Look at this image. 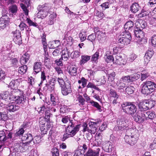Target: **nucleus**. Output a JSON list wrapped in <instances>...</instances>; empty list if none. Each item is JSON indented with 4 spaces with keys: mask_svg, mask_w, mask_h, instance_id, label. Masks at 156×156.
<instances>
[{
    "mask_svg": "<svg viewBox=\"0 0 156 156\" xmlns=\"http://www.w3.org/2000/svg\"><path fill=\"white\" fill-rule=\"evenodd\" d=\"M44 89L46 91L51 92L54 89V84H52L51 85L48 84H45V86L44 87Z\"/></svg>",
    "mask_w": 156,
    "mask_h": 156,
    "instance_id": "c03bdc74",
    "label": "nucleus"
},
{
    "mask_svg": "<svg viewBox=\"0 0 156 156\" xmlns=\"http://www.w3.org/2000/svg\"><path fill=\"white\" fill-rule=\"evenodd\" d=\"M21 139L23 141H27V142L16 144L17 146H19L17 149L18 151L23 152L28 150L29 145L33 140L32 136L30 133L24 134V136L21 138Z\"/></svg>",
    "mask_w": 156,
    "mask_h": 156,
    "instance_id": "7ed1b4c3",
    "label": "nucleus"
},
{
    "mask_svg": "<svg viewBox=\"0 0 156 156\" xmlns=\"http://www.w3.org/2000/svg\"><path fill=\"white\" fill-rule=\"evenodd\" d=\"M71 82L69 81L67 82L66 85L61 87V91L63 95H66L72 92Z\"/></svg>",
    "mask_w": 156,
    "mask_h": 156,
    "instance_id": "f8f14e48",
    "label": "nucleus"
},
{
    "mask_svg": "<svg viewBox=\"0 0 156 156\" xmlns=\"http://www.w3.org/2000/svg\"><path fill=\"white\" fill-rule=\"evenodd\" d=\"M27 69V67L26 65H23V66L20 67L18 70V72L21 74L25 73Z\"/></svg>",
    "mask_w": 156,
    "mask_h": 156,
    "instance_id": "4c0bfd02",
    "label": "nucleus"
},
{
    "mask_svg": "<svg viewBox=\"0 0 156 156\" xmlns=\"http://www.w3.org/2000/svg\"><path fill=\"white\" fill-rule=\"evenodd\" d=\"M103 148L104 150L107 152H111L113 148L112 145V143L108 141L103 146Z\"/></svg>",
    "mask_w": 156,
    "mask_h": 156,
    "instance_id": "412c9836",
    "label": "nucleus"
},
{
    "mask_svg": "<svg viewBox=\"0 0 156 156\" xmlns=\"http://www.w3.org/2000/svg\"><path fill=\"white\" fill-rule=\"evenodd\" d=\"M85 154L84 151L81 149H78L75 151V153L73 156H84Z\"/></svg>",
    "mask_w": 156,
    "mask_h": 156,
    "instance_id": "79ce46f5",
    "label": "nucleus"
},
{
    "mask_svg": "<svg viewBox=\"0 0 156 156\" xmlns=\"http://www.w3.org/2000/svg\"><path fill=\"white\" fill-rule=\"evenodd\" d=\"M100 122V120L99 119L97 121L95 120L94 122H90L89 123V126L87 127V129L89 128V129H94V128L95 129H97V127L98 126L97 125Z\"/></svg>",
    "mask_w": 156,
    "mask_h": 156,
    "instance_id": "c85d7f7f",
    "label": "nucleus"
},
{
    "mask_svg": "<svg viewBox=\"0 0 156 156\" xmlns=\"http://www.w3.org/2000/svg\"><path fill=\"white\" fill-rule=\"evenodd\" d=\"M50 7L48 4L45 3L42 5H39L37 7L38 12L37 16L38 18L43 19L48 15Z\"/></svg>",
    "mask_w": 156,
    "mask_h": 156,
    "instance_id": "39448f33",
    "label": "nucleus"
},
{
    "mask_svg": "<svg viewBox=\"0 0 156 156\" xmlns=\"http://www.w3.org/2000/svg\"><path fill=\"white\" fill-rule=\"evenodd\" d=\"M60 44V42L59 41H53L51 43L49 46L50 48H55L58 47Z\"/></svg>",
    "mask_w": 156,
    "mask_h": 156,
    "instance_id": "c9c22d12",
    "label": "nucleus"
},
{
    "mask_svg": "<svg viewBox=\"0 0 156 156\" xmlns=\"http://www.w3.org/2000/svg\"><path fill=\"white\" fill-rule=\"evenodd\" d=\"M149 102L146 100L139 102L138 104V108L140 110L139 111L145 112L144 111L147 110L149 108H151V107L149 106Z\"/></svg>",
    "mask_w": 156,
    "mask_h": 156,
    "instance_id": "9b49d317",
    "label": "nucleus"
},
{
    "mask_svg": "<svg viewBox=\"0 0 156 156\" xmlns=\"http://www.w3.org/2000/svg\"><path fill=\"white\" fill-rule=\"evenodd\" d=\"M44 62L45 64H48L50 62V59L48 53H44Z\"/></svg>",
    "mask_w": 156,
    "mask_h": 156,
    "instance_id": "13d9d810",
    "label": "nucleus"
},
{
    "mask_svg": "<svg viewBox=\"0 0 156 156\" xmlns=\"http://www.w3.org/2000/svg\"><path fill=\"white\" fill-rule=\"evenodd\" d=\"M9 18L5 14H3L0 18V28L2 29L5 28L8 23Z\"/></svg>",
    "mask_w": 156,
    "mask_h": 156,
    "instance_id": "4468645a",
    "label": "nucleus"
},
{
    "mask_svg": "<svg viewBox=\"0 0 156 156\" xmlns=\"http://www.w3.org/2000/svg\"><path fill=\"white\" fill-rule=\"evenodd\" d=\"M20 30H23L25 29L27 30L28 27L23 22H21L20 24L19 25Z\"/></svg>",
    "mask_w": 156,
    "mask_h": 156,
    "instance_id": "774afa93",
    "label": "nucleus"
},
{
    "mask_svg": "<svg viewBox=\"0 0 156 156\" xmlns=\"http://www.w3.org/2000/svg\"><path fill=\"white\" fill-rule=\"evenodd\" d=\"M126 84L123 83L120 79L118 80L116 83V88H117L119 90L123 91V88L126 87Z\"/></svg>",
    "mask_w": 156,
    "mask_h": 156,
    "instance_id": "4be33fe9",
    "label": "nucleus"
},
{
    "mask_svg": "<svg viewBox=\"0 0 156 156\" xmlns=\"http://www.w3.org/2000/svg\"><path fill=\"white\" fill-rule=\"evenodd\" d=\"M95 141L98 142V144H101L102 142L101 139L102 136L101 134L100 133H97L95 135Z\"/></svg>",
    "mask_w": 156,
    "mask_h": 156,
    "instance_id": "49530a36",
    "label": "nucleus"
},
{
    "mask_svg": "<svg viewBox=\"0 0 156 156\" xmlns=\"http://www.w3.org/2000/svg\"><path fill=\"white\" fill-rule=\"evenodd\" d=\"M62 59H64V60L66 61L69 57L70 53L68 51V49H66L63 50L62 51Z\"/></svg>",
    "mask_w": 156,
    "mask_h": 156,
    "instance_id": "bb28decb",
    "label": "nucleus"
},
{
    "mask_svg": "<svg viewBox=\"0 0 156 156\" xmlns=\"http://www.w3.org/2000/svg\"><path fill=\"white\" fill-rule=\"evenodd\" d=\"M123 112L129 115H133L136 112L137 108L136 106L131 102H126L121 105Z\"/></svg>",
    "mask_w": 156,
    "mask_h": 156,
    "instance_id": "20e7f679",
    "label": "nucleus"
},
{
    "mask_svg": "<svg viewBox=\"0 0 156 156\" xmlns=\"http://www.w3.org/2000/svg\"><path fill=\"white\" fill-rule=\"evenodd\" d=\"M133 23L132 21H128L126 23L124 26V28L125 31L129 32V30L131 31V28L133 27Z\"/></svg>",
    "mask_w": 156,
    "mask_h": 156,
    "instance_id": "b1692460",
    "label": "nucleus"
},
{
    "mask_svg": "<svg viewBox=\"0 0 156 156\" xmlns=\"http://www.w3.org/2000/svg\"><path fill=\"white\" fill-rule=\"evenodd\" d=\"M76 70V67L72 66L69 71V73L72 76H75L77 74Z\"/></svg>",
    "mask_w": 156,
    "mask_h": 156,
    "instance_id": "e433bc0d",
    "label": "nucleus"
},
{
    "mask_svg": "<svg viewBox=\"0 0 156 156\" xmlns=\"http://www.w3.org/2000/svg\"><path fill=\"white\" fill-rule=\"evenodd\" d=\"M126 59H123L119 54H117L114 57V63L118 64L120 66L124 65L126 63Z\"/></svg>",
    "mask_w": 156,
    "mask_h": 156,
    "instance_id": "ddd939ff",
    "label": "nucleus"
},
{
    "mask_svg": "<svg viewBox=\"0 0 156 156\" xmlns=\"http://www.w3.org/2000/svg\"><path fill=\"white\" fill-rule=\"evenodd\" d=\"M18 10V7L16 5H12L9 7V11L10 15H16Z\"/></svg>",
    "mask_w": 156,
    "mask_h": 156,
    "instance_id": "6ab92c4d",
    "label": "nucleus"
},
{
    "mask_svg": "<svg viewBox=\"0 0 156 156\" xmlns=\"http://www.w3.org/2000/svg\"><path fill=\"white\" fill-rule=\"evenodd\" d=\"M110 96L115 98H118L119 97V95L115 91L112 89L110 90Z\"/></svg>",
    "mask_w": 156,
    "mask_h": 156,
    "instance_id": "052dcab7",
    "label": "nucleus"
},
{
    "mask_svg": "<svg viewBox=\"0 0 156 156\" xmlns=\"http://www.w3.org/2000/svg\"><path fill=\"white\" fill-rule=\"evenodd\" d=\"M42 63L41 62H36L34 63L33 70L36 74L39 72L41 69Z\"/></svg>",
    "mask_w": 156,
    "mask_h": 156,
    "instance_id": "a211bd4d",
    "label": "nucleus"
},
{
    "mask_svg": "<svg viewBox=\"0 0 156 156\" xmlns=\"http://www.w3.org/2000/svg\"><path fill=\"white\" fill-rule=\"evenodd\" d=\"M83 126V130L84 132H86L87 131L88 132L93 134H95L96 132L97 128H94L93 129H89V128L87 129V124L86 123H84Z\"/></svg>",
    "mask_w": 156,
    "mask_h": 156,
    "instance_id": "7c9ffc66",
    "label": "nucleus"
},
{
    "mask_svg": "<svg viewBox=\"0 0 156 156\" xmlns=\"http://www.w3.org/2000/svg\"><path fill=\"white\" fill-rule=\"evenodd\" d=\"M80 127V125L78 124L76 121H70L69 125L67 126L66 129V132L68 133L63 135L62 140L64 141L69 137L74 136L79 130Z\"/></svg>",
    "mask_w": 156,
    "mask_h": 156,
    "instance_id": "f257e3e1",
    "label": "nucleus"
},
{
    "mask_svg": "<svg viewBox=\"0 0 156 156\" xmlns=\"http://www.w3.org/2000/svg\"><path fill=\"white\" fill-rule=\"evenodd\" d=\"M2 98L3 100L8 102L12 100V94H9L8 91H5L2 95Z\"/></svg>",
    "mask_w": 156,
    "mask_h": 156,
    "instance_id": "f3484780",
    "label": "nucleus"
},
{
    "mask_svg": "<svg viewBox=\"0 0 156 156\" xmlns=\"http://www.w3.org/2000/svg\"><path fill=\"white\" fill-rule=\"evenodd\" d=\"M99 56V52L97 51L92 55L91 58V61L95 63H97Z\"/></svg>",
    "mask_w": 156,
    "mask_h": 156,
    "instance_id": "37998d69",
    "label": "nucleus"
},
{
    "mask_svg": "<svg viewBox=\"0 0 156 156\" xmlns=\"http://www.w3.org/2000/svg\"><path fill=\"white\" fill-rule=\"evenodd\" d=\"M24 97L23 95H20V96L17 97H14L12 98V100L15 101L16 103L18 104L21 103L24 100Z\"/></svg>",
    "mask_w": 156,
    "mask_h": 156,
    "instance_id": "473e14b6",
    "label": "nucleus"
},
{
    "mask_svg": "<svg viewBox=\"0 0 156 156\" xmlns=\"http://www.w3.org/2000/svg\"><path fill=\"white\" fill-rule=\"evenodd\" d=\"M135 113L133 117V119L138 123H143L145 120H147V118L145 117V115L144 112L139 111L136 112Z\"/></svg>",
    "mask_w": 156,
    "mask_h": 156,
    "instance_id": "6e6552de",
    "label": "nucleus"
},
{
    "mask_svg": "<svg viewBox=\"0 0 156 156\" xmlns=\"http://www.w3.org/2000/svg\"><path fill=\"white\" fill-rule=\"evenodd\" d=\"M145 113V117L147 118H148L149 119H153L156 117L155 114L154 112H144Z\"/></svg>",
    "mask_w": 156,
    "mask_h": 156,
    "instance_id": "2f4dec72",
    "label": "nucleus"
},
{
    "mask_svg": "<svg viewBox=\"0 0 156 156\" xmlns=\"http://www.w3.org/2000/svg\"><path fill=\"white\" fill-rule=\"evenodd\" d=\"M101 7L103 10H105L107 9H108L110 6V4L108 2H105L100 5Z\"/></svg>",
    "mask_w": 156,
    "mask_h": 156,
    "instance_id": "680f3d73",
    "label": "nucleus"
},
{
    "mask_svg": "<svg viewBox=\"0 0 156 156\" xmlns=\"http://www.w3.org/2000/svg\"><path fill=\"white\" fill-rule=\"evenodd\" d=\"M10 79L9 77H6L5 72L1 69H0V80L3 81L5 78Z\"/></svg>",
    "mask_w": 156,
    "mask_h": 156,
    "instance_id": "09e8293b",
    "label": "nucleus"
},
{
    "mask_svg": "<svg viewBox=\"0 0 156 156\" xmlns=\"http://www.w3.org/2000/svg\"><path fill=\"white\" fill-rule=\"evenodd\" d=\"M57 80L61 87L66 85V83H65L63 79L58 77Z\"/></svg>",
    "mask_w": 156,
    "mask_h": 156,
    "instance_id": "0e129e2a",
    "label": "nucleus"
},
{
    "mask_svg": "<svg viewBox=\"0 0 156 156\" xmlns=\"http://www.w3.org/2000/svg\"><path fill=\"white\" fill-rule=\"evenodd\" d=\"M135 89L132 86H128L125 89V92L128 94H131L133 93Z\"/></svg>",
    "mask_w": 156,
    "mask_h": 156,
    "instance_id": "a19ab883",
    "label": "nucleus"
},
{
    "mask_svg": "<svg viewBox=\"0 0 156 156\" xmlns=\"http://www.w3.org/2000/svg\"><path fill=\"white\" fill-rule=\"evenodd\" d=\"M41 81L40 83L39 84V86L41 87L43 83V82L46 80V76L45 75V73L44 71L41 72Z\"/></svg>",
    "mask_w": 156,
    "mask_h": 156,
    "instance_id": "4d7b16f0",
    "label": "nucleus"
},
{
    "mask_svg": "<svg viewBox=\"0 0 156 156\" xmlns=\"http://www.w3.org/2000/svg\"><path fill=\"white\" fill-rule=\"evenodd\" d=\"M51 152L52 156H59V151L58 149L56 147L53 148L51 149Z\"/></svg>",
    "mask_w": 156,
    "mask_h": 156,
    "instance_id": "603ef678",
    "label": "nucleus"
},
{
    "mask_svg": "<svg viewBox=\"0 0 156 156\" xmlns=\"http://www.w3.org/2000/svg\"><path fill=\"white\" fill-rule=\"evenodd\" d=\"M141 92L144 94L147 95L156 90V83L151 80H147L142 84Z\"/></svg>",
    "mask_w": 156,
    "mask_h": 156,
    "instance_id": "f03ea898",
    "label": "nucleus"
},
{
    "mask_svg": "<svg viewBox=\"0 0 156 156\" xmlns=\"http://www.w3.org/2000/svg\"><path fill=\"white\" fill-rule=\"evenodd\" d=\"M26 127H24V126L21 128L19 129L18 131L16 133L15 136H19L20 137H21L22 138L24 136V134L23 135V134L25 131L24 129Z\"/></svg>",
    "mask_w": 156,
    "mask_h": 156,
    "instance_id": "58836bf2",
    "label": "nucleus"
},
{
    "mask_svg": "<svg viewBox=\"0 0 156 156\" xmlns=\"http://www.w3.org/2000/svg\"><path fill=\"white\" fill-rule=\"evenodd\" d=\"M133 130V128H130L126 130L124 138L125 141L131 146L135 144L137 140V138L134 136L133 134L131 132Z\"/></svg>",
    "mask_w": 156,
    "mask_h": 156,
    "instance_id": "423d86ee",
    "label": "nucleus"
},
{
    "mask_svg": "<svg viewBox=\"0 0 156 156\" xmlns=\"http://www.w3.org/2000/svg\"><path fill=\"white\" fill-rule=\"evenodd\" d=\"M135 36L138 38H141L142 39L144 36L143 31L138 27H136L134 30Z\"/></svg>",
    "mask_w": 156,
    "mask_h": 156,
    "instance_id": "dca6fc26",
    "label": "nucleus"
},
{
    "mask_svg": "<svg viewBox=\"0 0 156 156\" xmlns=\"http://www.w3.org/2000/svg\"><path fill=\"white\" fill-rule=\"evenodd\" d=\"M128 121L123 119H119L117 121V126L119 130H123L128 128Z\"/></svg>",
    "mask_w": 156,
    "mask_h": 156,
    "instance_id": "1a4fd4ad",
    "label": "nucleus"
},
{
    "mask_svg": "<svg viewBox=\"0 0 156 156\" xmlns=\"http://www.w3.org/2000/svg\"><path fill=\"white\" fill-rule=\"evenodd\" d=\"M140 9L139 5L137 3H133L132 4L130 7V11L133 13L137 12Z\"/></svg>",
    "mask_w": 156,
    "mask_h": 156,
    "instance_id": "aec40b11",
    "label": "nucleus"
},
{
    "mask_svg": "<svg viewBox=\"0 0 156 156\" xmlns=\"http://www.w3.org/2000/svg\"><path fill=\"white\" fill-rule=\"evenodd\" d=\"M151 42L152 46H156V35H154L152 37Z\"/></svg>",
    "mask_w": 156,
    "mask_h": 156,
    "instance_id": "338daca9",
    "label": "nucleus"
},
{
    "mask_svg": "<svg viewBox=\"0 0 156 156\" xmlns=\"http://www.w3.org/2000/svg\"><path fill=\"white\" fill-rule=\"evenodd\" d=\"M78 100L79 103V105L80 106H82L84 104L85 100L82 96L79 95L78 98Z\"/></svg>",
    "mask_w": 156,
    "mask_h": 156,
    "instance_id": "864d4df0",
    "label": "nucleus"
},
{
    "mask_svg": "<svg viewBox=\"0 0 156 156\" xmlns=\"http://www.w3.org/2000/svg\"><path fill=\"white\" fill-rule=\"evenodd\" d=\"M130 76H123L120 79L126 84L127 83L130 82Z\"/></svg>",
    "mask_w": 156,
    "mask_h": 156,
    "instance_id": "6e6d98bb",
    "label": "nucleus"
},
{
    "mask_svg": "<svg viewBox=\"0 0 156 156\" xmlns=\"http://www.w3.org/2000/svg\"><path fill=\"white\" fill-rule=\"evenodd\" d=\"M98 151H95L92 149L89 150L86 153L87 156H98L99 153L98 151L100 150V149L98 148L97 149Z\"/></svg>",
    "mask_w": 156,
    "mask_h": 156,
    "instance_id": "cd10ccee",
    "label": "nucleus"
},
{
    "mask_svg": "<svg viewBox=\"0 0 156 156\" xmlns=\"http://www.w3.org/2000/svg\"><path fill=\"white\" fill-rule=\"evenodd\" d=\"M5 130L0 131V141H6Z\"/></svg>",
    "mask_w": 156,
    "mask_h": 156,
    "instance_id": "3c124183",
    "label": "nucleus"
},
{
    "mask_svg": "<svg viewBox=\"0 0 156 156\" xmlns=\"http://www.w3.org/2000/svg\"><path fill=\"white\" fill-rule=\"evenodd\" d=\"M41 137L40 136H36L33 139V142L35 144H38L41 141Z\"/></svg>",
    "mask_w": 156,
    "mask_h": 156,
    "instance_id": "bf43d9fd",
    "label": "nucleus"
},
{
    "mask_svg": "<svg viewBox=\"0 0 156 156\" xmlns=\"http://www.w3.org/2000/svg\"><path fill=\"white\" fill-rule=\"evenodd\" d=\"M131 39V37L130 33H129L119 38L117 41L118 43L121 48L123 47L124 46L129 44L130 43Z\"/></svg>",
    "mask_w": 156,
    "mask_h": 156,
    "instance_id": "0eeeda50",
    "label": "nucleus"
},
{
    "mask_svg": "<svg viewBox=\"0 0 156 156\" xmlns=\"http://www.w3.org/2000/svg\"><path fill=\"white\" fill-rule=\"evenodd\" d=\"M105 61L108 63L113 62L114 63V57L112 55H105L104 56Z\"/></svg>",
    "mask_w": 156,
    "mask_h": 156,
    "instance_id": "ea45409f",
    "label": "nucleus"
},
{
    "mask_svg": "<svg viewBox=\"0 0 156 156\" xmlns=\"http://www.w3.org/2000/svg\"><path fill=\"white\" fill-rule=\"evenodd\" d=\"M13 34V39L16 44L19 45L22 43V39L20 32L19 30H16L12 32Z\"/></svg>",
    "mask_w": 156,
    "mask_h": 156,
    "instance_id": "9d476101",
    "label": "nucleus"
},
{
    "mask_svg": "<svg viewBox=\"0 0 156 156\" xmlns=\"http://www.w3.org/2000/svg\"><path fill=\"white\" fill-rule=\"evenodd\" d=\"M88 102L91 104L92 106L96 108L99 112H101L102 111L101 107L98 102L93 100L90 101H88Z\"/></svg>",
    "mask_w": 156,
    "mask_h": 156,
    "instance_id": "f704fd0d",
    "label": "nucleus"
},
{
    "mask_svg": "<svg viewBox=\"0 0 156 156\" xmlns=\"http://www.w3.org/2000/svg\"><path fill=\"white\" fill-rule=\"evenodd\" d=\"M154 54V51L151 48H149L145 53V55L151 58Z\"/></svg>",
    "mask_w": 156,
    "mask_h": 156,
    "instance_id": "e2e57ef3",
    "label": "nucleus"
},
{
    "mask_svg": "<svg viewBox=\"0 0 156 156\" xmlns=\"http://www.w3.org/2000/svg\"><path fill=\"white\" fill-rule=\"evenodd\" d=\"M6 108L9 112H14L18 110L20 108V106L16 105L13 102L9 103L6 105Z\"/></svg>",
    "mask_w": 156,
    "mask_h": 156,
    "instance_id": "2eb2a0df",
    "label": "nucleus"
},
{
    "mask_svg": "<svg viewBox=\"0 0 156 156\" xmlns=\"http://www.w3.org/2000/svg\"><path fill=\"white\" fill-rule=\"evenodd\" d=\"M5 134L6 136H5V138H6V141L8 139H12V138L13 133L10 131H9L7 130H5Z\"/></svg>",
    "mask_w": 156,
    "mask_h": 156,
    "instance_id": "a18cd8bd",
    "label": "nucleus"
},
{
    "mask_svg": "<svg viewBox=\"0 0 156 156\" xmlns=\"http://www.w3.org/2000/svg\"><path fill=\"white\" fill-rule=\"evenodd\" d=\"M19 84V83L18 80H12L9 83V86L10 87L11 89H14L17 88Z\"/></svg>",
    "mask_w": 156,
    "mask_h": 156,
    "instance_id": "c756f323",
    "label": "nucleus"
},
{
    "mask_svg": "<svg viewBox=\"0 0 156 156\" xmlns=\"http://www.w3.org/2000/svg\"><path fill=\"white\" fill-rule=\"evenodd\" d=\"M11 94L12 96V98L14 97H17L20 95H22V92L20 90L18 89H13L11 91Z\"/></svg>",
    "mask_w": 156,
    "mask_h": 156,
    "instance_id": "a878e982",
    "label": "nucleus"
},
{
    "mask_svg": "<svg viewBox=\"0 0 156 156\" xmlns=\"http://www.w3.org/2000/svg\"><path fill=\"white\" fill-rule=\"evenodd\" d=\"M90 56L87 55H82L81 56V59L80 60V64L82 65L86 63L90 59Z\"/></svg>",
    "mask_w": 156,
    "mask_h": 156,
    "instance_id": "393cba45",
    "label": "nucleus"
},
{
    "mask_svg": "<svg viewBox=\"0 0 156 156\" xmlns=\"http://www.w3.org/2000/svg\"><path fill=\"white\" fill-rule=\"evenodd\" d=\"M50 101L51 102V104L54 106H55L58 104V98L56 94H51L50 95Z\"/></svg>",
    "mask_w": 156,
    "mask_h": 156,
    "instance_id": "5701e85b",
    "label": "nucleus"
},
{
    "mask_svg": "<svg viewBox=\"0 0 156 156\" xmlns=\"http://www.w3.org/2000/svg\"><path fill=\"white\" fill-rule=\"evenodd\" d=\"M11 65L12 66L15 68H17L20 66L19 61L17 58H14L10 60Z\"/></svg>",
    "mask_w": 156,
    "mask_h": 156,
    "instance_id": "72a5a7b5",
    "label": "nucleus"
},
{
    "mask_svg": "<svg viewBox=\"0 0 156 156\" xmlns=\"http://www.w3.org/2000/svg\"><path fill=\"white\" fill-rule=\"evenodd\" d=\"M149 76L150 74L148 73L145 71H143L141 73V80L143 81L147 78Z\"/></svg>",
    "mask_w": 156,
    "mask_h": 156,
    "instance_id": "de8ad7c7",
    "label": "nucleus"
},
{
    "mask_svg": "<svg viewBox=\"0 0 156 156\" xmlns=\"http://www.w3.org/2000/svg\"><path fill=\"white\" fill-rule=\"evenodd\" d=\"M137 56L134 54H132L129 55V58L128 61L129 62H133L136 58Z\"/></svg>",
    "mask_w": 156,
    "mask_h": 156,
    "instance_id": "69168bd1",
    "label": "nucleus"
},
{
    "mask_svg": "<svg viewBox=\"0 0 156 156\" xmlns=\"http://www.w3.org/2000/svg\"><path fill=\"white\" fill-rule=\"evenodd\" d=\"M45 123L42 124L40 126V130L42 134H45L47 133L48 130L47 128H45Z\"/></svg>",
    "mask_w": 156,
    "mask_h": 156,
    "instance_id": "8fccbe9b",
    "label": "nucleus"
},
{
    "mask_svg": "<svg viewBox=\"0 0 156 156\" xmlns=\"http://www.w3.org/2000/svg\"><path fill=\"white\" fill-rule=\"evenodd\" d=\"M27 20L30 26H33L37 28L39 27L38 25L36 23L33 22L32 20L28 18H27Z\"/></svg>",
    "mask_w": 156,
    "mask_h": 156,
    "instance_id": "5fc2aeb1",
    "label": "nucleus"
}]
</instances>
